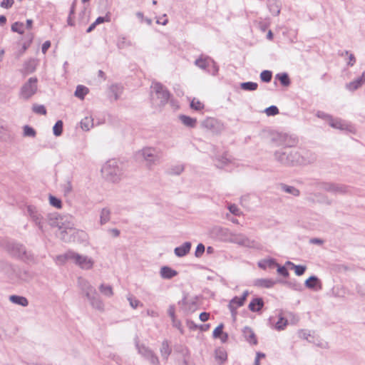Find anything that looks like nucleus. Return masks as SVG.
<instances>
[{
  "label": "nucleus",
  "instance_id": "a878e982",
  "mask_svg": "<svg viewBox=\"0 0 365 365\" xmlns=\"http://www.w3.org/2000/svg\"><path fill=\"white\" fill-rule=\"evenodd\" d=\"M331 127L336 129L344 130L346 128V124L341 120L331 118L329 120Z\"/></svg>",
  "mask_w": 365,
  "mask_h": 365
},
{
  "label": "nucleus",
  "instance_id": "8fccbe9b",
  "mask_svg": "<svg viewBox=\"0 0 365 365\" xmlns=\"http://www.w3.org/2000/svg\"><path fill=\"white\" fill-rule=\"evenodd\" d=\"M279 80L283 86H288L290 83L288 76L285 73L279 75Z\"/></svg>",
  "mask_w": 365,
  "mask_h": 365
},
{
  "label": "nucleus",
  "instance_id": "2f4dec72",
  "mask_svg": "<svg viewBox=\"0 0 365 365\" xmlns=\"http://www.w3.org/2000/svg\"><path fill=\"white\" fill-rule=\"evenodd\" d=\"M24 30L25 26L22 22L16 21L11 25V31L14 32L23 34L24 33Z\"/></svg>",
  "mask_w": 365,
  "mask_h": 365
},
{
  "label": "nucleus",
  "instance_id": "774afa93",
  "mask_svg": "<svg viewBox=\"0 0 365 365\" xmlns=\"http://www.w3.org/2000/svg\"><path fill=\"white\" fill-rule=\"evenodd\" d=\"M154 152V150L151 148H148V149H145L144 150L143 153L144 154H146L148 157H151L153 155V153Z\"/></svg>",
  "mask_w": 365,
  "mask_h": 365
},
{
  "label": "nucleus",
  "instance_id": "9d476101",
  "mask_svg": "<svg viewBox=\"0 0 365 365\" xmlns=\"http://www.w3.org/2000/svg\"><path fill=\"white\" fill-rule=\"evenodd\" d=\"M87 299L89 300L93 308L101 312L104 310V304L101 297L98 295L97 292L91 295L90 297H87Z\"/></svg>",
  "mask_w": 365,
  "mask_h": 365
},
{
  "label": "nucleus",
  "instance_id": "f8f14e48",
  "mask_svg": "<svg viewBox=\"0 0 365 365\" xmlns=\"http://www.w3.org/2000/svg\"><path fill=\"white\" fill-rule=\"evenodd\" d=\"M160 277L165 279H170L178 275V272L170 267L163 266L160 271Z\"/></svg>",
  "mask_w": 365,
  "mask_h": 365
},
{
  "label": "nucleus",
  "instance_id": "6e6d98bb",
  "mask_svg": "<svg viewBox=\"0 0 365 365\" xmlns=\"http://www.w3.org/2000/svg\"><path fill=\"white\" fill-rule=\"evenodd\" d=\"M209 317H210V314L207 313V312H202L200 316H199V318L202 321V322H206L209 319Z\"/></svg>",
  "mask_w": 365,
  "mask_h": 365
},
{
  "label": "nucleus",
  "instance_id": "603ef678",
  "mask_svg": "<svg viewBox=\"0 0 365 365\" xmlns=\"http://www.w3.org/2000/svg\"><path fill=\"white\" fill-rule=\"evenodd\" d=\"M277 272L280 275H282L284 277H287L289 276V272L284 266H279L278 264V266H277Z\"/></svg>",
  "mask_w": 365,
  "mask_h": 365
},
{
  "label": "nucleus",
  "instance_id": "393cba45",
  "mask_svg": "<svg viewBox=\"0 0 365 365\" xmlns=\"http://www.w3.org/2000/svg\"><path fill=\"white\" fill-rule=\"evenodd\" d=\"M318 284H321V282L316 276H311L304 282V285L309 289H314Z\"/></svg>",
  "mask_w": 365,
  "mask_h": 365
},
{
  "label": "nucleus",
  "instance_id": "79ce46f5",
  "mask_svg": "<svg viewBox=\"0 0 365 365\" xmlns=\"http://www.w3.org/2000/svg\"><path fill=\"white\" fill-rule=\"evenodd\" d=\"M24 134L25 136L34 137L36 135V131L31 127L26 125L24 128Z\"/></svg>",
  "mask_w": 365,
  "mask_h": 365
},
{
  "label": "nucleus",
  "instance_id": "473e14b6",
  "mask_svg": "<svg viewBox=\"0 0 365 365\" xmlns=\"http://www.w3.org/2000/svg\"><path fill=\"white\" fill-rule=\"evenodd\" d=\"M241 88L245 91H255L258 88V85L255 82H245L241 83Z\"/></svg>",
  "mask_w": 365,
  "mask_h": 365
},
{
  "label": "nucleus",
  "instance_id": "a18cd8bd",
  "mask_svg": "<svg viewBox=\"0 0 365 365\" xmlns=\"http://www.w3.org/2000/svg\"><path fill=\"white\" fill-rule=\"evenodd\" d=\"M228 209L232 214L236 216H240L241 214L240 210L235 204L230 205Z\"/></svg>",
  "mask_w": 365,
  "mask_h": 365
},
{
  "label": "nucleus",
  "instance_id": "2eb2a0df",
  "mask_svg": "<svg viewBox=\"0 0 365 365\" xmlns=\"http://www.w3.org/2000/svg\"><path fill=\"white\" fill-rule=\"evenodd\" d=\"M276 282L271 279H257L254 282V285L258 287L271 288Z\"/></svg>",
  "mask_w": 365,
  "mask_h": 365
},
{
  "label": "nucleus",
  "instance_id": "c03bdc74",
  "mask_svg": "<svg viewBox=\"0 0 365 365\" xmlns=\"http://www.w3.org/2000/svg\"><path fill=\"white\" fill-rule=\"evenodd\" d=\"M223 324H219L213 331V337L214 338H218L223 334L222 329H223Z\"/></svg>",
  "mask_w": 365,
  "mask_h": 365
},
{
  "label": "nucleus",
  "instance_id": "e2e57ef3",
  "mask_svg": "<svg viewBox=\"0 0 365 365\" xmlns=\"http://www.w3.org/2000/svg\"><path fill=\"white\" fill-rule=\"evenodd\" d=\"M218 162H219V164L216 165V167H217L219 168H223L225 166H227L228 165V163H230L231 161L222 160V161H218Z\"/></svg>",
  "mask_w": 365,
  "mask_h": 365
},
{
  "label": "nucleus",
  "instance_id": "09e8293b",
  "mask_svg": "<svg viewBox=\"0 0 365 365\" xmlns=\"http://www.w3.org/2000/svg\"><path fill=\"white\" fill-rule=\"evenodd\" d=\"M109 21H110V16L109 14H107L104 17H98L94 22L96 25H98L100 24Z\"/></svg>",
  "mask_w": 365,
  "mask_h": 365
},
{
  "label": "nucleus",
  "instance_id": "5fc2aeb1",
  "mask_svg": "<svg viewBox=\"0 0 365 365\" xmlns=\"http://www.w3.org/2000/svg\"><path fill=\"white\" fill-rule=\"evenodd\" d=\"M175 312V306L174 305H170L169 308H168V315L170 317L171 319H174V318H176Z\"/></svg>",
  "mask_w": 365,
  "mask_h": 365
},
{
  "label": "nucleus",
  "instance_id": "bf43d9fd",
  "mask_svg": "<svg viewBox=\"0 0 365 365\" xmlns=\"http://www.w3.org/2000/svg\"><path fill=\"white\" fill-rule=\"evenodd\" d=\"M108 231L114 237H117L120 235V230L116 228L110 229Z\"/></svg>",
  "mask_w": 365,
  "mask_h": 365
},
{
  "label": "nucleus",
  "instance_id": "13d9d810",
  "mask_svg": "<svg viewBox=\"0 0 365 365\" xmlns=\"http://www.w3.org/2000/svg\"><path fill=\"white\" fill-rule=\"evenodd\" d=\"M72 190V185L70 182H67L66 184L64 185V192L66 193H69Z\"/></svg>",
  "mask_w": 365,
  "mask_h": 365
},
{
  "label": "nucleus",
  "instance_id": "c85d7f7f",
  "mask_svg": "<svg viewBox=\"0 0 365 365\" xmlns=\"http://www.w3.org/2000/svg\"><path fill=\"white\" fill-rule=\"evenodd\" d=\"M190 108L195 110L200 111L204 109L205 105L199 99L193 98L190 101Z\"/></svg>",
  "mask_w": 365,
  "mask_h": 365
},
{
  "label": "nucleus",
  "instance_id": "b1692460",
  "mask_svg": "<svg viewBox=\"0 0 365 365\" xmlns=\"http://www.w3.org/2000/svg\"><path fill=\"white\" fill-rule=\"evenodd\" d=\"M99 291L103 295L107 297H111L113 295V288L108 284H101L99 286Z\"/></svg>",
  "mask_w": 365,
  "mask_h": 365
},
{
  "label": "nucleus",
  "instance_id": "338daca9",
  "mask_svg": "<svg viewBox=\"0 0 365 365\" xmlns=\"http://www.w3.org/2000/svg\"><path fill=\"white\" fill-rule=\"evenodd\" d=\"M310 242L313 243V244L322 245V244H323L324 242L322 240L319 239V238H312L310 240Z\"/></svg>",
  "mask_w": 365,
  "mask_h": 365
},
{
  "label": "nucleus",
  "instance_id": "aec40b11",
  "mask_svg": "<svg viewBox=\"0 0 365 365\" xmlns=\"http://www.w3.org/2000/svg\"><path fill=\"white\" fill-rule=\"evenodd\" d=\"M9 299L12 303L21 305L22 307H26L29 304L28 299L22 296L11 295L9 297Z\"/></svg>",
  "mask_w": 365,
  "mask_h": 365
},
{
  "label": "nucleus",
  "instance_id": "3c124183",
  "mask_svg": "<svg viewBox=\"0 0 365 365\" xmlns=\"http://www.w3.org/2000/svg\"><path fill=\"white\" fill-rule=\"evenodd\" d=\"M195 64L200 68H205L208 65V60L205 58H199L196 60Z\"/></svg>",
  "mask_w": 365,
  "mask_h": 365
},
{
  "label": "nucleus",
  "instance_id": "9b49d317",
  "mask_svg": "<svg viewBox=\"0 0 365 365\" xmlns=\"http://www.w3.org/2000/svg\"><path fill=\"white\" fill-rule=\"evenodd\" d=\"M242 334L245 339V340L252 345H256L257 344V339L256 337L255 334L254 333L253 330L249 327H245L242 329Z\"/></svg>",
  "mask_w": 365,
  "mask_h": 365
},
{
  "label": "nucleus",
  "instance_id": "37998d69",
  "mask_svg": "<svg viewBox=\"0 0 365 365\" xmlns=\"http://www.w3.org/2000/svg\"><path fill=\"white\" fill-rule=\"evenodd\" d=\"M33 110H34V112H35L36 113H38V114H41V115L46 114V108L41 105H34L33 106Z\"/></svg>",
  "mask_w": 365,
  "mask_h": 365
},
{
  "label": "nucleus",
  "instance_id": "5701e85b",
  "mask_svg": "<svg viewBox=\"0 0 365 365\" xmlns=\"http://www.w3.org/2000/svg\"><path fill=\"white\" fill-rule=\"evenodd\" d=\"M258 266L261 269H265L267 267L274 268L275 266H278V264L274 259H264L258 262Z\"/></svg>",
  "mask_w": 365,
  "mask_h": 365
},
{
  "label": "nucleus",
  "instance_id": "4be33fe9",
  "mask_svg": "<svg viewBox=\"0 0 365 365\" xmlns=\"http://www.w3.org/2000/svg\"><path fill=\"white\" fill-rule=\"evenodd\" d=\"M89 90L87 87L78 85L76 87V91H75V96L83 100L84 99L85 96L88 93Z\"/></svg>",
  "mask_w": 365,
  "mask_h": 365
},
{
  "label": "nucleus",
  "instance_id": "de8ad7c7",
  "mask_svg": "<svg viewBox=\"0 0 365 365\" xmlns=\"http://www.w3.org/2000/svg\"><path fill=\"white\" fill-rule=\"evenodd\" d=\"M205 250V247L204 245H202V243H200L196 247V250H195V257H201L202 255L204 253Z\"/></svg>",
  "mask_w": 365,
  "mask_h": 365
},
{
  "label": "nucleus",
  "instance_id": "ddd939ff",
  "mask_svg": "<svg viewBox=\"0 0 365 365\" xmlns=\"http://www.w3.org/2000/svg\"><path fill=\"white\" fill-rule=\"evenodd\" d=\"M191 243L190 242H185L181 246L175 247L174 252L176 256L182 257L189 253Z\"/></svg>",
  "mask_w": 365,
  "mask_h": 365
},
{
  "label": "nucleus",
  "instance_id": "4c0bfd02",
  "mask_svg": "<svg viewBox=\"0 0 365 365\" xmlns=\"http://www.w3.org/2000/svg\"><path fill=\"white\" fill-rule=\"evenodd\" d=\"M272 72L269 71H263L260 73V78L264 82H269L272 80Z\"/></svg>",
  "mask_w": 365,
  "mask_h": 365
},
{
  "label": "nucleus",
  "instance_id": "bb28decb",
  "mask_svg": "<svg viewBox=\"0 0 365 365\" xmlns=\"http://www.w3.org/2000/svg\"><path fill=\"white\" fill-rule=\"evenodd\" d=\"M61 215H58V213H52V214H49L48 215V224L51 226V227H55L56 225H58V220H62L61 219Z\"/></svg>",
  "mask_w": 365,
  "mask_h": 365
},
{
  "label": "nucleus",
  "instance_id": "a211bd4d",
  "mask_svg": "<svg viewBox=\"0 0 365 365\" xmlns=\"http://www.w3.org/2000/svg\"><path fill=\"white\" fill-rule=\"evenodd\" d=\"M172 349L170 347V344L168 340H164L162 343L160 352L163 359L168 360L170 354H171Z\"/></svg>",
  "mask_w": 365,
  "mask_h": 365
},
{
  "label": "nucleus",
  "instance_id": "dca6fc26",
  "mask_svg": "<svg viewBox=\"0 0 365 365\" xmlns=\"http://www.w3.org/2000/svg\"><path fill=\"white\" fill-rule=\"evenodd\" d=\"M184 169L185 165L182 163L178 162L174 165H170L168 168L167 173L169 175H178L183 172Z\"/></svg>",
  "mask_w": 365,
  "mask_h": 365
},
{
  "label": "nucleus",
  "instance_id": "4d7b16f0",
  "mask_svg": "<svg viewBox=\"0 0 365 365\" xmlns=\"http://www.w3.org/2000/svg\"><path fill=\"white\" fill-rule=\"evenodd\" d=\"M50 46H51V42L49 41H45L42 45V52L43 53H46L47 50L50 48Z\"/></svg>",
  "mask_w": 365,
  "mask_h": 365
},
{
  "label": "nucleus",
  "instance_id": "58836bf2",
  "mask_svg": "<svg viewBox=\"0 0 365 365\" xmlns=\"http://www.w3.org/2000/svg\"><path fill=\"white\" fill-rule=\"evenodd\" d=\"M53 133L58 136V135H60L62 133V130H63V123L61 120H58L56 122V123L55 124V125L53 126Z\"/></svg>",
  "mask_w": 365,
  "mask_h": 365
},
{
  "label": "nucleus",
  "instance_id": "864d4df0",
  "mask_svg": "<svg viewBox=\"0 0 365 365\" xmlns=\"http://www.w3.org/2000/svg\"><path fill=\"white\" fill-rule=\"evenodd\" d=\"M14 4V0H3L1 3V6L4 9L11 8Z\"/></svg>",
  "mask_w": 365,
  "mask_h": 365
},
{
  "label": "nucleus",
  "instance_id": "a19ab883",
  "mask_svg": "<svg viewBox=\"0 0 365 365\" xmlns=\"http://www.w3.org/2000/svg\"><path fill=\"white\" fill-rule=\"evenodd\" d=\"M128 300L129 301L130 307H132L133 309L137 308L139 305L143 306L138 299L132 296H129L128 297Z\"/></svg>",
  "mask_w": 365,
  "mask_h": 365
},
{
  "label": "nucleus",
  "instance_id": "7ed1b4c3",
  "mask_svg": "<svg viewBox=\"0 0 365 365\" xmlns=\"http://www.w3.org/2000/svg\"><path fill=\"white\" fill-rule=\"evenodd\" d=\"M101 173L106 180L113 183L119 182L122 175L116 161H106L101 168Z\"/></svg>",
  "mask_w": 365,
  "mask_h": 365
},
{
  "label": "nucleus",
  "instance_id": "6e6552de",
  "mask_svg": "<svg viewBox=\"0 0 365 365\" xmlns=\"http://www.w3.org/2000/svg\"><path fill=\"white\" fill-rule=\"evenodd\" d=\"M27 212L31 220L38 226V229L43 231V217L38 212L37 208L33 205L27 206Z\"/></svg>",
  "mask_w": 365,
  "mask_h": 365
},
{
  "label": "nucleus",
  "instance_id": "f03ea898",
  "mask_svg": "<svg viewBox=\"0 0 365 365\" xmlns=\"http://www.w3.org/2000/svg\"><path fill=\"white\" fill-rule=\"evenodd\" d=\"M4 248L14 257L26 263L35 262L34 255L31 252H28L22 244L16 242H8L6 243Z\"/></svg>",
  "mask_w": 365,
  "mask_h": 365
},
{
  "label": "nucleus",
  "instance_id": "72a5a7b5",
  "mask_svg": "<svg viewBox=\"0 0 365 365\" xmlns=\"http://www.w3.org/2000/svg\"><path fill=\"white\" fill-rule=\"evenodd\" d=\"M227 353L224 350L218 349L215 351V358L220 361V364H222L227 360Z\"/></svg>",
  "mask_w": 365,
  "mask_h": 365
},
{
  "label": "nucleus",
  "instance_id": "c756f323",
  "mask_svg": "<svg viewBox=\"0 0 365 365\" xmlns=\"http://www.w3.org/2000/svg\"><path fill=\"white\" fill-rule=\"evenodd\" d=\"M63 220L62 230H71L73 227V223L72 222V217L71 216L64 215L61 217Z\"/></svg>",
  "mask_w": 365,
  "mask_h": 365
},
{
  "label": "nucleus",
  "instance_id": "4468645a",
  "mask_svg": "<svg viewBox=\"0 0 365 365\" xmlns=\"http://www.w3.org/2000/svg\"><path fill=\"white\" fill-rule=\"evenodd\" d=\"M364 83H365V71L363 72V73L359 78L346 84V88L351 91H354L356 90L357 88H359V87H361Z\"/></svg>",
  "mask_w": 365,
  "mask_h": 365
},
{
  "label": "nucleus",
  "instance_id": "412c9836",
  "mask_svg": "<svg viewBox=\"0 0 365 365\" xmlns=\"http://www.w3.org/2000/svg\"><path fill=\"white\" fill-rule=\"evenodd\" d=\"M181 122L186 126L194 128L197 123V119L187 115H182L180 116Z\"/></svg>",
  "mask_w": 365,
  "mask_h": 365
},
{
  "label": "nucleus",
  "instance_id": "20e7f679",
  "mask_svg": "<svg viewBox=\"0 0 365 365\" xmlns=\"http://www.w3.org/2000/svg\"><path fill=\"white\" fill-rule=\"evenodd\" d=\"M65 257L71 258L77 265L84 269H90L93 266V261L91 258L81 255L73 251L66 252Z\"/></svg>",
  "mask_w": 365,
  "mask_h": 365
},
{
  "label": "nucleus",
  "instance_id": "f3484780",
  "mask_svg": "<svg viewBox=\"0 0 365 365\" xmlns=\"http://www.w3.org/2000/svg\"><path fill=\"white\" fill-rule=\"evenodd\" d=\"M264 306V302L262 298H254L250 303L248 307L252 312H259Z\"/></svg>",
  "mask_w": 365,
  "mask_h": 365
},
{
  "label": "nucleus",
  "instance_id": "f704fd0d",
  "mask_svg": "<svg viewBox=\"0 0 365 365\" xmlns=\"http://www.w3.org/2000/svg\"><path fill=\"white\" fill-rule=\"evenodd\" d=\"M245 302L242 301L240 297H235L230 300L228 307L232 306L237 309L238 307L243 306Z\"/></svg>",
  "mask_w": 365,
  "mask_h": 365
},
{
  "label": "nucleus",
  "instance_id": "7c9ffc66",
  "mask_svg": "<svg viewBox=\"0 0 365 365\" xmlns=\"http://www.w3.org/2000/svg\"><path fill=\"white\" fill-rule=\"evenodd\" d=\"M287 264L290 265L292 267V269H294L295 274L297 276L302 275L307 269L306 266H304V265H296L291 262H287Z\"/></svg>",
  "mask_w": 365,
  "mask_h": 365
},
{
  "label": "nucleus",
  "instance_id": "39448f33",
  "mask_svg": "<svg viewBox=\"0 0 365 365\" xmlns=\"http://www.w3.org/2000/svg\"><path fill=\"white\" fill-rule=\"evenodd\" d=\"M138 353L144 357L152 365H160V361L157 355L148 346L140 344L138 341L135 344Z\"/></svg>",
  "mask_w": 365,
  "mask_h": 365
},
{
  "label": "nucleus",
  "instance_id": "0eeeda50",
  "mask_svg": "<svg viewBox=\"0 0 365 365\" xmlns=\"http://www.w3.org/2000/svg\"><path fill=\"white\" fill-rule=\"evenodd\" d=\"M37 90V78H31L26 83H25L21 91V97L24 99H29L31 97Z\"/></svg>",
  "mask_w": 365,
  "mask_h": 365
},
{
  "label": "nucleus",
  "instance_id": "69168bd1",
  "mask_svg": "<svg viewBox=\"0 0 365 365\" xmlns=\"http://www.w3.org/2000/svg\"><path fill=\"white\" fill-rule=\"evenodd\" d=\"M187 326L189 327V328L191 329H196L199 327L197 324H195L192 321H187Z\"/></svg>",
  "mask_w": 365,
  "mask_h": 365
},
{
  "label": "nucleus",
  "instance_id": "f257e3e1",
  "mask_svg": "<svg viewBox=\"0 0 365 365\" xmlns=\"http://www.w3.org/2000/svg\"><path fill=\"white\" fill-rule=\"evenodd\" d=\"M220 232L225 237V240L248 248H260V245L242 233H233L228 229L220 228Z\"/></svg>",
  "mask_w": 365,
  "mask_h": 365
},
{
  "label": "nucleus",
  "instance_id": "ea45409f",
  "mask_svg": "<svg viewBox=\"0 0 365 365\" xmlns=\"http://www.w3.org/2000/svg\"><path fill=\"white\" fill-rule=\"evenodd\" d=\"M287 324V320L283 317H280L276 323L275 327L277 330H283Z\"/></svg>",
  "mask_w": 365,
  "mask_h": 365
},
{
  "label": "nucleus",
  "instance_id": "423d86ee",
  "mask_svg": "<svg viewBox=\"0 0 365 365\" xmlns=\"http://www.w3.org/2000/svg\"><path fill=\"white\" fill-rule=\"evenodd\" d=\"M318 187L334 194H344L348 192V187L342 184L322 182L318 183Z\"/></svg>",
  "mask_w": 365,
  "mask_h": 365
},
{
  "label": "nucleus",
  "instance_id": "cd10ccee",
  "mask_svg": "<svg viewBox=\"0 0 365 365\" xmlns=\"http://www.w3.org/2000/svg\"><path fill=\"white\" fill-rule=\"evenodd\" d=\"M281 189L285 192L289 193L294 196H299L300 194V192L297 188L285 184H281Z\"/></svg>",
  "mask_w": 365,
  "mask_h": 365
},
{
  "label": "nucleus",
  "instance_id": "e433bc0d",
  "mask_svg": "<svg viewBox=\"0 0 365 365\" xmlns=\"http://www.w3.org/2000/svg\"><path fill=\"white\" fill-rule=\"evenodd\" d=\"M49 202L52 206L56 208L60 209L62 207L61 200L51 195H49Z\"/></svg>",
  "mask_w": 365,
  "mask_h": 365
},
{
  "label": "nucleus",
  "instance_id": "6ab92c4d",
  "mask_svg": "<svg viewBox=\"0 0 365 365\" xmlns=\"http://www.w3.org/2000/svg\"><path fill=\"white\" fill-rule=\"evenodd\" d=\"M110 210L108 207H104L101 210L100 213V223L101 225H105L110 220Z\"/></svg>",
  "mask_w": 365,
  "mask_h": 365
},
{
  "label": "nucleus",
  "instance_id": "49530a36",
  "mask_svg": "<svg viewBox=\"0 0 365 365\" xmlns=\"http://www.w3.org/2000/svg\"><path fill=\"white\" fill-rule=\"evenodd\" d=\"M265 113L267 115H274L278 114L279 110L276 106H272L265 110Z\"/></svg>",
  "mask_w": 365,
  "mask_h": 365
},
{
  "label": "nucleus",
  "instance_id": "052dcab7",
  "mask_svg": "<svg viewBox=\"0 0 365 365\" xmlns=\"http://www.w3.org/2000/svg\"><path fill=\"white\" fill-rule=\"evenodd\" d=\"M32 38H33V36L31 35V37L30 40L29 41V42L24 43L21 53H24L29 47L30 44L32 42Z\"/></svg>",
  "mask_w": 365,
  "mask_h": 365
},
{
  "label": "nucleus",
  "instance_id": "1a4fd4ad",
  "mask_svg": "<svg viewBox=\"0 0 365 365\" xmlns=\"http://www.w3.org/2000/svg\"><path fill=\"white\" fill-rule=\"evenodd\" d=\"M78 283L81 289L85 293L86 297H90L93 294H96V289L85 279L81 277L78 278Z\"/></svg>",
  "mask_w": 365,
  "mask_h": 365
},
{
  "label": "nucleus",
  "instance_id": "680f3d73",
  "mask_svg": "<svg viewBox=\"0 0 365 365\" xmlns=\"http://www.w3.org/2000/svg\"><path fill=\"white\" fill-rule=\"evenodd\" d=\"M172 322L173 327L178 328V329H180L181 322L179 320H178L176 318H174V319H172Z\"/></svg>",
  "mask_w": 365,
  "mask_h": 365
},
{
  "label": "nucleus",
  "instance_id": "0e129e2a",
  "mask_svg": "<svg viewBox=\"0 0 365 365\" xmlns=\"http://www.w3.org/2000/svg\"><path fill=\"white\" fill-rule=\"evenodd\" d=\"M66 257V253L64 255H58L57 257V259L61 261L62 263L66 262L68 259H71V258H67Z\"/></svg>",
  "mask_w": 365,
  "mask_h": 365
},
{
  "label": "nucleus",
  "instance_id": "c9c22d12",
  "mask_svg": "<svg viewBox=\"0 0 365 365\" xmlns=\"http://www.w3.org/2000/svg\"><path fill=\"white\" fill-rule=\"evenodd\" d=\"M152 88L155 92L157 93H163L164 97L168 98V95L167 92L164 91L163 86L159 83H154L152 86Z\"/></svg>",
  "mask_w": 365,
  "mask_h": 365
}]
</instances>
